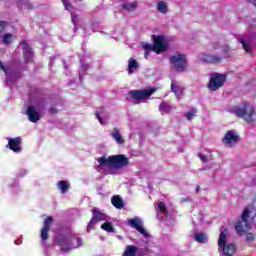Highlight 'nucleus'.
Listing matches in <instances>:
<instances>
[{
	"label": "nucleus",
	"instance_id": "obj_1",
	"mask_svg": "<svg viewBox=\"0 0 256 256\" xmlns=\"http://www.w3.org/2000/svg\"><path fill=\"white\" fill-rule=\"evenodd\" d=\"M98 163L102 167H109L110 169H122V167H127V165H129V158L123 154L112 155L108 158L102 156L98 158Z\"/></svg>",
	"mask_w": 256,
	"mask_h": 256
},
{
	"label": "nucleus",
	"instance_id": "obj_2",
	"mask_svg": "<svg viewBox=\"0 0 256 256\" xmlns=\"http://www.w3.org/2000/svg\"><path fill=\"white\" fill-rule=\"evenodd\" d=\"M54 245H58L61 247V251L63 253H69V251H73V249H79L81 247V237H69L58 235L54 237Z\"/></svg>",
	"mask_w": 256,
	"mask_h": 256
},
{
	"label": "nucleus",
	"instance_id": "obj_3",
	"mask_svg": "<svg viewBox=\"0 0 256 256\" xmlns=\"http://www.w3.org/2000/svg\"><path fill=\"white\" fill-rule=\"evenodd\" d=\"M234 114L240 119H244L246 123H253L255 121V108L249 102H244L241 107H236Z\"/></svg>",
	"mask_w": 256,
	"mask_h": 256
},
{
	"label": "nucleus",
	"instance_id": "obj_4",
	"mask_svg": "<svg viewBox=\"0 0 256 256\" xmlns=\"http://www.w3.org/2000/svg\"><path fill=\"white\" fill-rule=\"evenodd\" d=\"M227 82V74L212 73L208 82V89L210 91H219L223 85Z\"/></svg>",
	"mask_w": 256,
	"mask_h": 256
},
{
	"label": "nucleus",
	"instance_id": "obj_5",
	"mask_svg": "<svg viewBox=\"0 0 256 256\" xmlns=\"http://www.w3.org/2000/svg\"><path fill=\"white\" fill-rule=\"evenodd\" d=\"M170 63L172 64L173 68L178 71L179 73H183L185 69H187V57L184 54H176L170 56Z\"/></svg>",
	"mask_w": 256,
	"mask_h": 256
},
{
	"label": "nucleus",
	"instance_id": "obj_6",
	"mask_svg": "<svg viewBox=\"0 0 256 256\" xmlns=\"http://www.w3.org/2000/svg\"><path fill=\"white\" fill-rule=\"evenodd\" d=\"M247 219H249V209L245 208L242 213L241 220H238L234 226L237 235L243 236L245 235V228L251 229V224H249ZM243 223L245 224V228Z\"/></svg>",
	"mask_w": 256,
	"mask_h": 256
},
{
	"label": "nucleus",
	"instance_id": "obj_7",
	"mask_svg": "<svg viewBox=\"0 0 256 256\" xmlns=\"http://www.w3.org/2000/svg\"><path fill=\"white\" fill-rule=\"evenodd\" d=\"M155 90V88L132 90L129 91V95L134 101H145V99H149L155 93Z\"/></svg>",
	"mask_w": 256,
	"mask_h": 256
},
{
	"label": "nucleus",
	"instance_id": "obj_8",
	"mask_svg": "<svg viewBox=\"0 0 256 256\" xmlns=\"http://www.w3.org/2000/svg\"><path fill=\"white\" fill-rule=\"evenodd\" d=\"M153 41V51L159 55V53H163V51H167V42H165L164 36H151Z\"/></svg>",
	"mask_w": 256,
	"mask_h": 256
},
{
	"label": "nucleus",
	"instance_id": "obj_9",
	"mask_svg": "<svg viewBox=\"0 0 256 256\" xmlns=\"http://www.w3.org/2000/svg\"><path fill=\"white\" fill-rule=\"evenodd\" d=\"M239 135H237V132L235 130L227 131L225 136L222 139V143L226 145V147H233L236 145V143H239L240 141Z\"/></svg>",
	"mask_w": 256,
	"mask_h": 256
},
{
	"label": "nucleus",
	"instance_id": "obj_10",
	"mask_svg": "<svg viewBox=\"0 0 256 256\" xmlns=\"http://www.w3.org/2000/svg\"><path fill=\"white\" fill-rule=\"evenodd\" d=\"M128 225L132 229H136V231H138L144 237H149V233L147 232V230H145V228H143V222L139 217H134L128 220Z\"/></svg>",
	"mask_w": 256,
	"mask_h": 256
},
{
	"label": "nucleus",
	"instance_id": "obj_11",
	"mask_svg": "<svg viewBox=\"0 0 256 256\" xmlns=\"http://www.w3.org/2000/svg\"><path fill=\"white\" fill-rule=\"evenodd\" d=\"M93 217L91 218L90 222L88 223V227H93L94 225H97L99 221H107V215L101 210L97 208H93L91 210Z\"/></svg>",
	"mask_w": 256,
	"mask_h": 256
},
{
	"label": "nucleus",
	"instance_id": "obj_12",
	"mask_svg": "<svg viewBox=\"0 0 256 256\" xmlns=\"http://www.w3.org/2000/svg\"><path fill=\"white\" fill-rule=\"evenodd\" d=\"M53 224V217L48 216L43 223V227L40 231V237L42 241H47L49 239V231H51V225Z\"/></svg>",
	"mask_w": 256,
	"mask_h": 256
},
{
	"label": "nucleus",
	"instance_id": "obj_13",
	"mask_svg": "<svg viewBox=\"0 0 256 256\" xmlns=\"http://www.w3.org/2000/svg\"><path fill=\"white\" fill-rule=\"evenodd\" d=\"M21 143H23V139H21V137L9 138L6 147L14 153H21Z\"/></svg>",
	"mask_w": 256,
	"mask_h": 256
},
{
	"label": "nucleus",
	"instance_id": "obj_14",
	"mask_svg": "<svg viewBox=\"0 0 256 256\" xmlns=\"http://www.w3.org/2000/svg\"><path fill=\"white\" fill-rule=\"evenodd\" d=\"M200 61H202V63H207L208 65H217L221 63L222 59H221V56L211 55V54H202L200 56Z\"/></svg>",
	"mask_w": 256,
	"mask_h": 256
},
{
	"label": "nucleus",
	"instance_id": "obj_15",
	"mask_svg": "<svg viewBox=\"0 0 256 256\" xmlns=\"http://www.w3.org/2000/svg\"><path fill=\"white\" fill-rule=\"evenodd\" d=\"M26 115L31 123H37L41 119V114H39L33 105L27 107Z\"/></svg>",
	"mask_w": 256,
	"mask_h": 256
},
{
	"label": "nucleus",
	"instance_id": "obj_16",
	"mask_svg": "<svg viewBox=\"0 0 256 256\" xmlns=\"http://www.w3.org/2000/svg\"><path fill=\"white\" fill-rule=\"evenodd\" d=\"M20 46L24 49L23 58L25 63H31L33 59V50L31 47H29V44H27V41L25 40L20 43Z\"/></svg>",
	"mask_w": 256,
	"mask_h": 256
},
{
	"label": "nucleus",
	"instance_id": "obj_17",
	"mask_svg": "<svg viewBox=\"0 0 256 256\" xmlns=\"http://www.w3.org/2000/svg\"><path fill=\"white\" fill-rule=\"evenodd\" d=\"M222 249V255L224 256H233L234 253H237V245L234 243L224 244V246H220Z\"/></svg>",
	"mask_w": 256,
	"mask_h": 256
},
{
	"label": "nucleus",
	"instance_id": "obj_18",
	"mask_svg": "<svg viewBox=\"0 0 256 256\" xmlns=\"http://www.w3.org/2000/svg\"><path fill=\"white\" fill-rule=\"evenodd\" d=\"M111 203L115 209H123L125 207V203L123 202V198L119 195H115L111 198Z\"/></svg>",
	"mask_w": 256,
	"mask_h": 256
},
{
	"label": "nucleus",
	"instance_id": "obj_19",
	"mask_svg": "<svg viewBox=\"0 0 256 256\" xmlns=\"http://www.w3.org/2000/svg\"><path fill=\"white\" fill-rule=\"evenodd\" d=\"M111 137L118 143V145H123V143H125V139L121 136V132H119L118 128L112 130Z\"/></svg>",
	"mask_w": 256,
	"mask_h": 256
},
{
	"label": "nucleus",
	"instance_id": "obj_20",
	"mask_svg": "<svg viewBox=\"0 0 256 256\" xmlns=\"http://www.w3.org/2000/svg\"><path fill=\"white\" fill-rule=\"evenodd\" d=\"M137 251H139V247L135 245H127L123 252V256H137Z\"/></svg>",
	"mask_w": 256,
	"mask_h": 256
},
{
	"label": "nucleus",
	"instance_id": "obj_21",
	"mask_svg": "<svg viewBox=\"0 0 256 256\" xmlns=\"http://www.w3.org/2000/svg\"><path fill=\"white\" fill-rule=\"evenodd\" d=\"M227 245V228H222L219 238H218V247H223Z\"/></svg>",
	"mask_w": 256,
	"mask_h": 256
},
{
	"label": "nucleus",
	"instance_id": "obj_22",
	"mask_svg": "<svg viewBox=\"0 0 256 256\" xmlns=\"http://www.w3.org/2000/svg\"><path fill=\"white\" fill-rule=\"evenodd\" d=\"M136 69H139V63H137V60L130 58L128 61V73L129 75H132V73H135Z\"/></svg>",
	"mask_w": 256,
	"mask_h": 256
},
{
	"label": "nucleus",
	"instance_id": "obj_23",
	"mask_svg": "<svg viewBox=\"0 0 256 256\" xmlns=\"http://www.w3.org/2000/svg\"><path fill=\"white\" fill-rule=\"evenodd\" d=\"M157 11L158 13H162V15H167L169 11V6L167 5V2L159 1L157 3Z\"/></svg>",
	"mask_w": 256,
	"mask_h": 256
},
{
	"label": "nucleus",
	"instance_id": "obj_24",
	"mask_svg": "<svg viewBox=\"0 0 256 256\" xmlns=\"http://www.w3.org/2000/svg\"><path fill=\"white\" fill-rule=\"evenodd\" d=\"M57 187L61 191V193L64 195L69 191L70 185L67 180H62L57 183Z\"/></svg>",
	"mask_w": 256,
	"mask_h": 256
},
{
	"label": "nucleus",
	"instance_id": "obj_25",
	"mask_svg": "<svg viewBox=\"0 0 256 256\" xmlns=\"http://www.w3.org/2000/svg\"><path fill=\"white\" fill-rule=\"evenodd\" d=\"M138 6L139 4L137 2L124 3L122 4V9H124V11H127L128 13H133Z\"/></svg>",
	"mask_w": 256,
	"mask_h": 256
},
{
	"label": "nucleus",
	"instance_id": "obj_26",
	"mask_svg": "<svg viewBox=\"0 0 256 256\" xmlns=\"http://www.w3.org/2000/svg\"><path fill=\"white\" fill-rule=\"evenodd\" d=\"M171 91L175 93L176 97H181V95H183V87L175 84V82L171 83Z\"/></svg>",
	"mask_w": 256,
	"mask_h": 256
},
{
	"label": "nucleus",
	"instance_id": "obj_27",
	"mask_svg": "<svg viewBox=\"0 0 256 256\" xmlns=\"http://www.w3.org/2000/svg\"><path fill=\"white\" fill-rule=\"evenodd\" d=\"M194 239H195V241H197V243H205V241H207V234H205V233H196L194 235Z\"/></svg>",
	"mask_w": 256,
	"mask_h": 256
},
{
	"label": "nucleus",
	"instance_id": "obj_28",
	"mask_svg": "<svg viewBox=\"0 0 256 256\" xmlns=\"http://www.w3.org/2000/svg\"><path fill=\"white\" fill-rule=\"evenodd\" d=\"M101 229L107 231V233H113V231H115V228H113V224H111V222H104L101 225Z\"/></svg>",
	"mask_w": 256,
	"mask_h": 256
},
{
	"label": "nucleus",
	"instance_id": "obj_29",
	"mask_svg": "<svg viewBox=\"0 0 256 256\" xmlns=\"http://www.w3.org/2000/svg\"><path fill=\"white\" fill-rule=\"evenodd\" d=\"M2 43H4V45H11V43H13V34L6 33L3 36Z\"/></svg>",
	"mask_w": 256,
	"mask_h": 256
},
{
	"label": "nucleus",
	"instance_id": "obj_30",
	"mask_svg": "<svg viewBox=\"0 0 256 256\" xmlns=\"http://www.w3.org/2000/svg\"><path fill=\"white\" fill-rule=\"evenodd\" d=\"M239 41H240V43H242V47H243L244 51L251 55V53H252L251 46L249 44H247L244 39H240Z\"/></svg>",
	"mask_w": 256,
	"mask_h": 256
},
{
	"label": "nucleus",
	"instance_id": "obj_31",
	"mask_svg": "<svg viewBox=\"0 0 256 256\" xmlns=\"http://www.w3.org/2000/svg\"><path fill=\"white\" fill-rule=\"evenodd\" d=\"M158 209H159V214L160 215H163V213H168L167 212V206H165V203H163V202H159L158 203Z\"/></svg>",
	"mask_w": 256,
	"mask_h": 256
},
{
	"label": "nucleus",
	"instance_id": "obj_32",
	"mask_svg": "<svg viewBox=\"0 0 256 256\" xmlns=\"http://www.w3.org/2000/svg\"><path fill=\"white\" fill-rule=\"evenodd\" d=\"M48 111L50 115H57V113H59V109H57V104L52 105Z\"/></svg>",
	"mask_w": 256,
	"mask_h": 256
},
{
	"label": "nucleus",
	"instance_id": "obj_33",
	"mask_svg": "<svg viewBox=\"0 0 256 256\" xmlns=\"http://www.w3.org/2000/svg\"><path fill=\"white\" fill-rule=\"evenodd\" d=\"M195 113H197V110L193 109L192 111H189L186 113V119L188 121H191L193 117H195Z\"/></svg>",
	"mask_w": 256,
	"mask_h": 256
},
{
	"label": "nucleus",
	"instance_id": "obj_34",
	"mask_svg": "<svg viewBox=\"0 0 256 256\" xmlns=\"http://www.w3.org/2000/svg\"><path fill=\"white\" fill-rule=\"evenodd\" d=\"M62 3L66 9V11H71L73 9V5L68 0H62Z\"/></svg>",
	"mask_w": 256,
	"mask_h": 256
},
{
	"label": "nucleus",
	"instance_id": "obj_35",
	"mask_svg": "<svg viewBox=\"0 0 256 256\" xmlns=\"http://www.w3.org/2000/svg\"><path fill=\"white\" fill-rule=\"evenodd\" d=\"M71 21L73 25H77V23L79 22V15L75 13L71 14Z\"/></svg>",
	"mask_w": 256,
	"mask_h": 256
},
{
	"label": "nucleus",
	"instance_id": "obj_36",
	"mask_svg": "<svg viewBox=\"0 0 256 256\" xmlns=\"http://www.w3.org/2000/svg\"><path fill=\"white\" fill-rule=\"evenodd\" d=\"M5 27H7V21L1 20L0 21V33H3V31H5Z\"/></svg>",
	"mask_w": 256,
	"mask_h": 256
},
{
	"label": "nucleus",
	"instance_id": "obj_37",
	"mask_svg": "<svg viewBox=\"0 0 256 256\" xmlns=\"http://www.w3.org/2000/svg\"><path fill=\"white\" fill-rule=\"evenodd\" d=\"M199 159H201V161H203V163H208L209 162V158L207 157V155L204 154H198Z\"/></svg>",
	"mask_w": 256,
	"mask_h": 256
},
{
	"label": "nucleus",
	"instance_id": "obj_38",
	"mask_svg": "<svg viewBox=\"0 0 256 256\" xmlns=\"http://www.w3.org/2000/svg\"><path fill=\"white\" fill-rule=\"evenodd\" d=\"M246 241H248V242L255 241V234H253V233H248V234L246 235Z\"/></svg>",
	"mask_w": 256,
	"mask_h": 256
},
{
	"label": "nucleus",
	"instance_id": "obj_39",
	"mask_svg": "<svg viewBox=\"0 0 256 256\" xmlns=\"http://www.w3.org/2000/svg\"><path fill=\"white\" fill-rule=\"evenodd\" d=\"M143 48L145 49V51H153V45L151 44H145Z\"/></svg>",
	"mask_w": 256,
	"mask_h": 256
},
{
	"label": "nucleus",
	"instance_id": "obj_40",
	"mask_svg": "<svg viewBox=\"0 0 256 256\" xmlns=\"http://www.w3.org/2000/svg\"><path fill=\"white\" fill-rule=\"evenodd\" d=\"M164 108H165V103H161L159 106L160 111H163Z\"/></svg>",
	"mask_w": 256,
	"mask_h": 256
},
{
	"label": "nucleus",
	"instance_id": "obj_41",
	"mask_svg": "<svg viewBox=\"0 0 256 256\" xmlns=\"http://www.w3.org/2000/svg\"><path fill=\"white\" fill-rule=\"evenodd\" d=\"M0 68L2 69V71H6L5 65H3V63H1V62H0Z\"/></svg>",
	"mask_w": 256,
	"mask_h": 256
},
{
	"label": "nucleus",
	"instance_id": "obj_42",
	"mask_svg": "<svg viewBox=\"0 0 256 256\" xmlns=\"http://www.w3.org/2000/svg\"><path fill=\"white\" fill-rule=\"evenodd\" d=\"M97 119H101V114L99 112L95 113Z\"/></svg>",
	"mask_w": 256,
	"mask_h": 256
},
{
	"label": "nucleus",
	"instance_id": "obj_43",
	"mask_svg": "<svg viewBox=\"0 0 256 256\" xmlns=\"http://www.w3.org/2000/svg\"><path fill=\"white\" fill-rule=\"evenodd\" d=\"M199 191H201V186L196 187V193H199Z\"/></svg>",
	"mask_w": 256,
	"mask_h": 256
},
{
	"label": "nucleus",
	"instance_id": "obj_44",
	"mask_svg": "<svg viewBox=\"0 0 256 256\" xmlns=\"http://www.w3.org/2000/svg\"><path fill=\"white\" fill-rule=\"evenodd\" d=\"M98 121L101 125H103V118H99Z\"/></svg>",
	"mask_w": 256,
	"mask_h": 256
},
{
	"label": "nucleus",
	"instance_id": "obj_45",
	"mask_svg": "<svg viewBox=\"0 0 256 256\" xmlns=\"http://www.w3.org/2000/svg\"><path fill=\"white\" fill-rule=\"evenodd\" d=\"M27 8H28L29 10L33 9V7L31 6V4H27Z\"/></svg>",
	"mask_w": 256,
	"mask_h": 256
}]
</instances>
